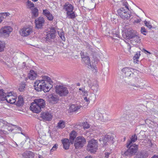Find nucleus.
<instances>
[{
  "mask_svg": "<svg viewBox=\"0 0 158 158\" xmlns=\"http://www.w3.org/2000/svg\"><path fill=\"white\" fill-rule=\"evenodd\" d=\"M42 77L41 80L36 81L34 86L35 89L38 91L43 90L44 92H48L50 90L52 85L50 83L48 84V82L50 83L51 80L48 76H42Z\"/></svg>",
  "mask_w": 158,
  "mask_h": 158,
  "instance_id": "f257e3e1",
  "label": "nucleus"
},
{
  "mask_svg": "<svg viewBox=\"0 0 158 158\" xmlns=\"http://www.w3.org/2000/svg\"><path fill=\"white\" fill-rule=\"evenodd\" d=\"M45 102L43 99H35L31 104V110L33 112L37 113L40 112L41 109L45 107Z\"/></svg>",
  "mask_w": 158,
  "mask_h": 158,
  "instance_id": "f03ea898",
  "label": "nucleus"
},
{
  "mask_svg": "<svg viewBox=\"0 0 158 158\" xmlns=\"http://www.w3.org/2000/svg\"><path fill=\"white\" fill-rule=\"evenodd\" d=\"M86 139L83 136H78L73 141L74 146L76 149L83 148L86 143Z\"/></svg>",
  "mask_w": 158,
  "mask_h": 158,
  "instance_id": "7ed1b4c3",
  "label": "nucleus"
},
{
  "mask_svg": "<svg viewBox=\"0 0 158 158\" xmlns=\"http://www.w3.org/2000/svg\"><path fill=\"white\" fill-rule=\"evenodd\" d=\"M88 86L93 90L95 98L94 100L95 101L97 98L96 93L99 91V85L97 81L95 80L88 81Z\"/></svg>",
  "mask_w": 158,
  "mask_h": 158,
  "instance_id": "20e7f679",
  "label": "nucleus"
},
{
  "mask_svg": "<svg viewBox=\"0 0 158 158\" xmlns=\"http://www.w3.org/2000/svg\"><path fill=\"white\" fill-rule=\"evenodd\" d=\"M129 10V9L122 7L117 10L118 14L122 19H128L131 16V13L128 11Z\"/></svg>",
  "mask_w": 158,
  "mask_h": 158,
  "instance_id": "39448f33",
  "label": "nucleus"
},
{
  "mask_svg": "<svg viewBox=\"0 0 158 158\" xmlns=\"http://www.w3.org/2000/svg\"><path fill=\"white\" fill-rule=\"evenodd\" d=\"M98 141L95 139H92L88 142L87 146V150L91 153H94L98 149Z\"/></svg>",
  "mask_w": 158,
  "mask_h": 158,
  "instance_id": "423d86ee",
  "label": "nucleus"
},
{
  "mask_svg": "<svg viewBox=\"0 0 158 158\" xmlns=\"http://www.w3.org/2000/svg\"><path fill=\"white\" fill-rule=\"evenodd\" d=\"M55 89L56 93L61 97L65 96L69 93L67 88L63 85H56Z\"/></svg>",
  "mask_w": 158,
  "mask_h": 158,
  "instance_id": "0eeeda50",
  "label": "nucleus"
},
{
  "mask_svg": "<svg viewBox=\"0 0 158 158\" xmlns=\"http://www.w3.org/2000/svg\"><path fill=\"white\" fill-rule=\"evenodd\" d=\"M138 149V145L135 144L130 145L128 149L124 153L127 156H132L135 154Z\"/></svg>",
  "mask_w": 158,
  "mask_h": 158,
  "instance_id": "6e6552de",
  "label": "nucleus"
},
{
  "mask_svg": "<svg viewBox=\"0 0 158 158\" xmlns=\"http://www.w3.org/2000/svg\"><path fill=\"white\" fill-rule=\"evenodd\" d=\"M113 138L110 135H106L103 136L102 138L99 139L100 141H102L103 146L108 145L110 143H113L114 141L113 140Z\"/></svg>",
  "mask_w": 158,
  "mask_h": 158,
  "instance_id": "1a4fd4ad",
  "label": "nucleus"
},
{
  "mask_svg": "<svg viewBox=\"0 0 158 158\" xmlns=\"http://www.w3.org/2000/svg\"><path fill=\"white\" fill-rule=\"evenodd\" d=\"M12 29L10 26H4L0 30V35L2 36L7 37L12 31Z\"/></svg>",
  "mask_w": 158,
  "mask_h": 158,
  "instance_id": "9d476101",
  "label": "nucleus"
},
{
  "mask_svg": "<svg viewBox=\"0 0 158 158\" xmlns=\"http://www.w3.org/2000/svg\"><path fill=\"white\" fill-rule=\"evenodd\" d=\"M44 22L45 20L44 18L41 17H39L35 20V27L38 29L42 28Z\"/></svg>",
  "mask_w": 158,
  "mask_h": 158,
  "instance_id": "9b49d317",
  "label": "nucleus"
},
{
  "mask_svg": "<svg viewBox=\"0 0 158 158\" xmlns=\"http://www.w3.org/2000/svg\"><path fill=\"white\" fill-rule=\"evenodd\" d=\"M31 28L30 27H26L22 29L20 31V34L23 36H27L32 32Z\"/></svg>",
  "mask_w": 158,
  "mask_h": 158,
  "instance_id": "f8f14e48",
  "label": "nucleus"
},
{
  "mask_svg": "<svg viewBox=\"0 0 158 158\" xmlns=\"http://www.w3.org/2000/svg\"><path fill=\"white\" fill-rule=\"evenodd\" d=\"M55 33V30L54 29H51L46 35V42L47 43L50 42L52 41V40L54 39L56 36Z\"/></svg>",
  "mask_w": 158,
  "mask_h": 158,
  "instance_id": "ddd939ff",
  "label": "nucleus"
},
{
  "mask_svg": "<svg viewBox=\"0 0 158 158\" xmlns=\"http://www.w3.org/2000/svg\"><path fill=\"white\" fill-rule=\"evenodd\" d=\"M137 33L135 31L129 29L126 31L125 34L127 39L131 40Z\"/></svg>",
  "mask_w": 158,
  "mask_h": 158,
  "instance_id": "4468645a",
  "label": "nucleus"
},
{
  "mask_svg": "<svg viewBox=\"0 0 158 158\" xmlns=\"http://www.w3.org/2000/svg\"><path fill=\"white\" fill-rule=\"evenodd\" d=\"M40 117L44 121H49L52 119V116L50 113L48 112H44L41 113Z\"/></svg>",
  "mask_w": 158,
  "mask_h": 158,
  "instance_id": "2eb2a0df",
  "label": "nucleus"
},
{
  "mask_svg": "<svg viewBox=\"0 0 158 158\" xmlns=\"http://www.w3.org/2000/svg\"><path fill=\"white\" fill-rule=\"evenodd\" d=\"M134 69L129 68H125L123 69L122 72L124 73L126 76L129 77L133 75V72Z\"/></svg>",
  "mask_w": 158,
  "mask_h": 158,
  "instance_id": "dca6fc26",
  "label": "nucleus"
},
{
  "mask_svg": "<svg viewBox=\"0 0 158 158\" xmlns=\"http://www.w3.org/2000/svg\"><path fill=\"white\" fill-rule=\"evenodd\" d=\"M148 156V153L146 152L140 151L137 152L135 154V158H146Z\"/></svg>",
  "mask_w": 158,
  "mask_h": 158,
  "instance_id": "f3484780",
  "label": "nucleus"
},
{
  "mask_svg": "<svg viewBox=\"0 0 158 158\" xmlns=\"http://www.w3.org/2000/svg\"><path fill=\"white\" fill-rule=\"evenodd\" d=\"M9 95H7L6 96L5 100L7 102L11 104L14 103L16 102V98L14 96L10 95V93L9 94Z\"/></svg>",
  "mask_w": 158,
  "mask_h": 158,
  "instance_id": "a211bd4d",
  "label": "nucleus"
},
{
  "mask_svg": "<svg viewBox=\"0 0 158 158\" xmlns=\"http://www.w3.org/2000/svg\"><path fill=\"white\" fill-rule=\"evenodd\" d=\"M73 8V7L72 5L69 3H66L64 6V9L67 11V13L72 12Z\"/></svg>",
  "mask_w": 158,
  "mask_h": 158,
  "instance_id": "6ab92c4d",
  "label": "nucleus"
},
{
  "mask_svg": "<svg viewBox=\"0 0 158 158\" xmlns=\"http://www.w3.org/2000/svg\"><path fill=\"white\" fill-rule=\"evenodd\" d=\"M61 141L63 144V148L65 150L69 149L70 146L69 139L65 138L62 139Z\"/></svg>",
  "mask_w": 158,
  "mask_h": 158,
  "instance_id": "aec40b11",
  "label": "nucleus"
},
{
  "mask_svg": "<svg viewBox=\"0 0 158 158\" xmlns=\"http://www.w3.org/2000/svg\"><path fill=\"white\" fill-rule=\"evenodd\" d=\"M43 14L49 20L52 21L53 20V16L48 10H43Z\"/></svg>",
  "mask_w": 158,
  "mask_h": 158,
  "instance_id": "412c9836",
  "label": "nucleus"
},
{
  "mask_svg": "<svg viewBox=\"0 0 158 158\" xmlns=\"http://www.w3.org/2000/svg\"><path fill=\"white\" fill-rule=\"evenodd\" d=\"M48 99L51 102H55L59 100V98L58 96L53 94H51L48 96Z\"/></svg>",
  "mask_w": 158,
  "mask_h": 158,
  "instance_id": "4be33fe9",
  "label": "nucleus"
},
{
  "mask_svg": "<svg viewBox=\"0 0 158 158\" xmlns=\"http://www.w3.org/2000/svg\"><path fill=\"white\" fill-rule=\"evenodd\" d=\"M34 156V153L31 151H27L23 154V158H33Z\"/></svg>",
  "mask_w": 158,
  "mask_h": 158,
  "instance_id": "5701e85b",
  "label": "nucleus"
},
{
  "mask_svg": "<svg viewBox=\"0 0 158 158\" xmlns=\"http://www.w3.org/2000/svg\"><path fill=\"white\" fill-rule=\"evenodd\" d=\"M81 106L73 104L69 107V110L71 112H75L80 109Z\"/></svg>",
  "mask_w": 158,
  "mask_h": 158,
  "instance_id": "b1692460",
  "label": "nucleus"
},
{
  "mask_svg": "<svg viewBox=\"0 0 158 158\" xmlns=\"http://www.w3.org/2000/svg\"><path fill=\"white\" fill-rule=\"evenodd\" d=\"M69 135L70 143L73 144V141L77 136V133L75 131H73L70 133Z\"/></svg>",
  "mask_w": 158,
  "mask_h": 158,
  "instance_id": "393cba45",
  "label": "nucleus"
},
{
  "mask_svg": "<svg viewBox=\"0 0 158 158\" xmlns=\"http://www.w3.org/2000/svg\"><path fill=\"white\" fill-rule=\"evenodd\" d=\"M137 139V136L136 135H134L132 136L131 140H129L127 142V147L128 148L129 146L131 145L132 142H135Z\"/></svg>",
  "mask_w": 158,
  "mask_h": 158,
  "instance_id": "a878e982",
  "label": "nucleus"
},
{
  "mask_svg": "<svg viewBox=\"0 0 158 158\" xmlns=\"http://www.w3.org/2000/svg\"><path fill=\"white\" fill-rule=\"evenodd\" d=\"M140 37L137 33L132 39H131V43L133 44H135L137 43H139L140 42Z\"/></svg>",
  "mask_w": 158,
  "mask_h": 158,
  "instance_id": "bb28decb",
  "label": "nucleus"
},
{
  "mask_svg": "<svg viewBox=\"0 0 158 158\" xmlns=\"http://www.w3.org/2000/svg\"><path fill=\"white\" fill-rule=\"evenodd\" d=\"M37 76V74L34 71L32 70L30 71L28 76V77L30 79L34 80L36 78Z\"/></svg>",
  "mask_w": 158,
  "mask_h": 158,
  "instance_id": "cd10ccee",
  "label": "nucleus"
},
{
  "mask_svg": "<svg viewBox=\"0 0 158 158\" xmlns=\"http://www.w3.org/2000/svg\"><path fill=\"white\" fill-rule=\"evenodd\" d=\"M18 99L16 104L18 106H21L23 104V98L22 96H19L18 97Z\"/></svg>",
  "mask_w": 158,
  "mask_h": 158,
  "instance_id": "c85d7f7f",
  "label": "nucleus"
},
{
  "mask_svg": "<svg viewBox=\"0 0 158 158\" xmlns=\"http://www.w3.org/2000/svg\"><path fill=\"white\" fill-rule=\"evenodd\" d=\"M82 60L86 64L88 65V66H90L91 67H92L89 58L88 56H86L84 59H83Z\"/></svg>",
  "mask_w": 158,
  "mask_h": 158,
  "instance_id": "c756f323",
  "label": "nucleus"
},
{
  "mask_svg": "<svg viewBox=\"0 0 158 158\" xmlns=\"http://www.w3.org/2000/svg\"><path fill=\"white\" fill-rule=\"evenodd\" d=\"M99 119L102 122H105L108 120L107 115L105 114H100L99 118Z\"/></svg>",
  "mask_w": 158,
  "mask_h": 158,
  "instance_id": "7c9ffc66",
  "label": "nucleus"
},
{
  "mask_svg": "<svg viewBox=\"0 0 158 158\" xmlns=\"http://www.w3.org/2000/svg\"><path fill=\"white\" fill-rule=\"evenodd\" d=\"M140 53L139 52H137L133 57L134 62L135 63H138L139 62L138 59L140 55Z\"/></svg>",
  "mask_w": 158,
  "mask_h": 158,
  "instance_id": "2f4dec72",
  "label": "nucleus"
},
{
  "mask_svg": "<svg viewBox=\"0 0 158 158\" xmlns=\"http://www.w3.org/2000/svg\"><path fill=\"white\" fill-rule=\"evenodd\" d=\"M32 16L33 17H36L38 16V10L36 8H35L34 9H32Z\"/></svg>",
  "mask_w": 158,
  "mask_h": 158,
  "instance_id": "473e14b6",
  "label": "nucleus"
},
{
  "mask_svg": "<svg viewBox=\"0 0 158 158\" xmlns=\"http://www.w3.org/2000/svg\"><path fill=\"white\" fill-rule=\"evenodd\" d=\"M65 123L62 120H60L58 123L57 127L59 128H63L65 127Z\"/></svg>",
  "mask_w": 158,
  "mask_h": 158,
  "instance_id": "72a5a7b5",
  "label": "nucleus"
},
{
  "mask_svg": "<svg viewBox=\"0 0 158 158\" xmlns=\"http://www.w3.org/2000/svg\"><path fill=\"white\" fill-rule=\"evenodd\" d=\"M58 33L59 35L61 40H62L64 41L65 40V38L64 37V32L62 31H58Z\"/></svg>",
  "mask_w": 158,
  "mask_h": 158,
  "instance_id": "f704fd0d",
  "label": "nucleus"
},
{
  "mask_svg": "<svg viewBox=\"0 0 158 158\" xmlns=\"http://www.w3.org/2000/svg\"><path fill=\"white\" fill-rule=\"evenodd\" d=\"M13 127H11V128H10V127H9L8 128V130L9 131H12L14 130L15 129V130H18L19 131H21V128L19 127H17L16 125H12Z\"/></svg>",
  "mask_w": 158,
  "mask_h": 158,
  "instance_id": "c9c22d12",
  "label": "nucleus"
},
{
  "mask_svg": "<svg viewBox=\"0 0 158 158\" xmlns=\"http://www.w3.org/2000/svg\"><path fill=\"white\" fill-rule=\"evenodd\" d=\"M10 14L9 13L6 12L2 13V14L0 15L1 17H2V20H3L4 19H6L7 18H8V17H10Z\"/></svg>",
  "mask_w": 158,
  "mask_h": 158,
  "instance_id": "e433bc0d",
  "label": "nucleus"
},
{
  "mask_svg": "<svg viewBox=\"0 0 158 158\" xmlns=\"http://www.w3.org/2000/svg\"><path fill=\"white\" fill-rule=\"evenodd\" d=\"M5 45V43L4 41H0V52H2L4 50Z\"/></svg>",
  "mask_w": 158,
  "mask_h": 158,
  "instance_id": "4c0bfd02",
  "label": "nucleus"
},
{
  "mask_svg": "<svg viewBox=\"0 0 158 158\" xmlns=\"http://www.w3.org/2000/svg\"><path fill=\"white\" fill-rule=\"evenodd\" d=\"M67 17L69 19H73L75 17V15L73 12H69L67 13Z\"/></svg>",
  "mask_w": 158,
  "mask_h": 158,
  "instance_id": "58836bf2",
  "label": "nucleus"
},
{
  "mask_svg": "<svg viewBox=\"0 0 158 158\" xmlns=\"http://www.w3.org/2000/svg\"><path fill=\"white\" fill-rule=\"evenodd\" d=\"M27 6L29 8H30V9H31V10L32 9V8H33L34 6V5L33 3H32L31 1H30L29 0H28L27 1Z\"/></svg>",
  "mask_w": 158,
  "mask_h": 158,
  "instance_id": "ea45409f",
  "label": "nucleus"
},
{
  "mask_svg": "<svg viewBox=\"0 0 158 158\" xmlns=\"http://www.w3.org/2000/svg\"><path fill=\"white\" fill-rule=\"evenodd\" d=\"M144 23L145 24V25L149 29H151L152 27V26L149 21H144Z\"/></svg>",
  "mask_w": 158,
  "mask_h": 158,
  "instance_id": "a19ab883",
  "label": "nucleus"
},
{
  "mask_svg": "<svg viewBox=\"0 0 158 158\" xmlns=\"http://www.w3.org/2000/svg\"><path fill=\"white\" fill-rule=\"evenodd\" d=\"M6 94L4 93L3 92V94L0 95V98H2L1 99H0V101L5 100V98L6 96Z\"/></svg>",
  "mask_w": 158,
  "mask_h": 158,
  "instance_id": "79ce46f5",
  "label": "nucleus"
},
{
  "mask_svg": "<svg viewBox=\"0 0 158 158\" xmlns=\"http://www.w3.org/2000/svg\"><path fill=\"white\" fill-rule=\"evenodd\" d=\"M141 33L144 35H146L147 31L144 27H142L141 30Z\"/></svg>",
  "mask_w": 158,
  "mask_h": 158,
  "instance_id": "37998d69",
  "label": "nucleus"
},
{
  "mask_svg": "<svg viewBox=\"0 0 158 158\" xmlns=\"http://www.w3.org/2000/svg\"><path fill=\"white\" fill-rule=\"evenodd\" d=\"M113 37L115 39H117L119 38V34L118 32H115V33L113 32Z\"/></svg>",
  "mask_w": 158,
  "mask_h": 158,
  "instance_id": "c03bdc74",
  "label": "nucleus"
},
{
  "mask_svg": "<svg viewBox=\"0 0 158 158\" xmlns=\"http://www.w3.org/2000/svg\"><path fill=\"white\" fill-rule=\"evenodd\" d=\"M122 2L123 6H125V7L124 8L127 9H129L128 7V4L127 2L124 1H123Z\"/></svg>",
  "mask_w": 158,
  "mask_h": 158,
  "instance_id": "a18cd8bd",
  "label": "nucleus"
},
{
  "mask_svg": "<svg viewBox=\"0 0 158 158\" xmlns=\"http://www.w3.org/2000/svg\"><path fill=\"white\" fill-rule=\"evenodd\" d=\"M83 126L84 129H88L90 127L89 124L87 122H84L83 123Z\"/></svg>",
  "mask_w": 158,
  "mask_h": 158,
  "instance_id": "49530a36",
  "label": "nucleus"
},
{
  "mask_svg": "<svg viewBox=\"0 0 158 158\" xmlns=\"http://www.w3.org/2000/svg\"><path fill=\"white\" fill-rule=\"evenodd\" d=\"M25 85L24 84H23L19 88V90L21 91H23V90H24V89L25 88Z\"/></svg>",
  "mask_w": 158,
  "mask_h": 158,
  "instance_id": "de8ad7c7",
  "label": "nucleus"
},
{
  "mask_svg": "<svg viewBox=\"0 0 158 158\" xmlns=\"http://www.w3.org/2000/svg\"><path fill=\"white\" fill-rule=\"evenodd\" d=\"M57 146L58 145L57 144H55L54 145L52 148L50 150L51 152H52L53 151L56 150L57 148Z\"/></svg>",
  "mask_w": 158,
  "mask_h": 158,
  "instance_id": "09e8293b",
  "label": "nucleus"
},
{
  "mask_svg": "<svg viewBox=\"0 0 158 158\" xmlns=\"http://www.w3.org/2000/svg\"><path fill=\"white\" fill-rule=\"evenodd\" d=\"M111 21L114 23L115 24L117 21V19L114 18H111Z\"/></svg>",
  "mask_w": 158,
  "mask_h": 158,
  "instance_id": "8fccbe9b",
  "label": "nucleus"
},
{
  "mask_svg": "<svg viewBox=\"0 0 158 158\" xmlns=\"http://www.w3.org/2000/svg\"><path fill=\"white\" fill-rule=\"evenodd\" d=\"M80 54L82 60L86 56L84 55V53L83 52H81L80 53Z\"/></svg>",
  "mask_w": 158,
  "mask_h": 158,
  "instance_id": "3c124183",
  "label": "nucleus"
},
{
  "mask_svg": "<svg viewBox=\"0 0 158 158\" xmlns=\"http://www.w3.org/2000/svg\"><path fill=\"white\" fill-rule=\"evenodd\" d=\"M110 154V153H109L108 152H106L105 153V158H109L108 157Z\"/></svg>",
  "mask_w": 158,
  "mask_h": 158,
  "instance_id": "603ef678",
  "label": "nucleus"
},
{
  "mask_svg": "<svg viewBox=\"0 0 158 158\" xmlns=\"http://www.w3.org/2000/svg\"><path fill=\"white\" fill-rule=\"evenodd\" d=\"M89 99L87 97H85L84 98V100L88 103L89 102Z\"/></svg>",
  "mask_w": 158,
  "mask_h": 158,
  "instance_id": "864d4df0",
  "label": "nucleus"
},
{
  "mask_svg": "<svg viewBox=\"0 0 158 158\" xmlns=\"http://www.w3.org/2000/svg\"><path fill=\"white\" fill-rule=\"evenodd\" d=\"M148 143L149 144V146H150V147H151L152 146V142H151V140L149 139L148 140Z\"/></svg>",
  "mask_w": 158,
  "mask_h": 158,
  "instance_id": "5fc2aeb1",
  "label": "nucleus"
},
{
  "mask_svg": "<svg viewBox=\"0 0 158 158\" xmlns=\"http://www.w3.org/2000/svg\"><path fill=\"white\" fill-rule=\"evenodd\" d=\"M141 21L140 19H137L136 20H135V21L134 22V23H140V22Z\"/></svg>",
  "mask_w": 158,
  "mask_h": 158,
  "instance_id": "6e6d98bb",
  "label": "nucleus"
},
{
  "mask_svg": "<svg viewBox=\"0 0 158 158\" xmlns=\"http://www.w3.org/2000/svg\"><path fill=\"white\" fill-rule=\"evenodd\" d=\"M131 85L133 86L136 87H139V85L137 84H131Z\"/></svg>",
  "mask_w": 158,
  "mask_h": 158,
  "instance_id": "4d7b16f0",
  "label": "nucleus"
},
{
  "mask_svg": "<svg viewBox=\"0 0 158 158\" xmlns=\"http://www.w3.org/2000/svg\"><path fill=\"white\" fill-rule=\"evenodd\" d=\"M82 93H83L84 95L86 96L88 92L87 91L85 90H84V91Z\"/></svg>",
  "mask_w": 158,
  "mask_h": 158,
  "instance_id": "13d9d810",
  "label": "nucleus"
},
{
  "mask_svg": "<svg viewBox=\"0 0 158 158\" xmlns=\"http://www.w3.org/2000/svg\"><path fill=\"white\" fill-rule=\"evenodd\" d=\"M85 158H95L93 157V156L89 155L86 156Z\"/></svg>",
  "mask_w": 158,
  "mask_h": 158,
  "instance_id": "bf43d9fd",
  "label": "nucleus"
},
{
  "mask_svg": "<svg viewBox=\"0 0 158 158\" xmlns=\"http://www.w3.org/2000/svg\"><path fill=\"white\" fill-rule=\"evenodd\" d=\"M85 89L84 87H82L81 88H80L79 89V90L80 91H81L82 92L84 91V90H85Z\"/></svg>",
  "mask_w": 158,
  "mask_h": 158,
  "instance_id": "052dcab7",
  "label": "nucleus"
},
{
  "mask_svg": "<svg viewBox=\"0 0 158 158\" xmlns=\"http://www.w3.org/2000/svg\"><path fill=\"white\" fill-rule=\"evenodd\" d=\"M151 158H158V156H156L154 155Z\"/></svg>",
  "mask_w": 158,
  "mask_h": 158,
  "instance_id": "680f3d73",
  "label": "nucleus"
},
{
  "mask_svg": "<svg viewBox=\"0 0 158 158\" xmlns=\"http://www.w3.org/2000/svg\"><path fill=\"white\" fill-rule=\"evenodd\" d=\"M80 85V83H77V86H79Z\"/></svg>",
  "mask_w": 158,
  "mask_h": 158,
  "instance_id": "e2e57ef3",
  "label": "nucleus"
},
{
  "mask_svg": "<svg viewBox=\"0 0 158 158\" xmlns=\"http://www.w3.org/2000/svg\"><path fill=\"white\" fill-rule=\"evenodd\" d=\"M3 133V131L2 130L0 129V134H2Z\"/></svg>",
  "mask_w": 158,
  "mask_h": 158,
  "instance_id": "0e129e2a",
  "label": "nucleus"
},
{
  "mask_svg": "<svg viewBox=\"0 0 158 158\" xmlns=\"http://www.w3.org/2000/svg\"><path fill=\"white\" fill-rule=\"evenodd\" d=\"M146 52H147L148 53H149V54H151V53H150V52H148V51H146Z\"/></svg>",
  "mask_w": 158,
  "mask_h": 158,
  "instance_id": "69168bd1",
  "label": "nucleus"
},
{
  "mask_svg": "<svg viewBox=\"0 0 158 158\" xmlns=\"http://www.w3.org/2000/svg\"><path fill=\"white\" fill-rule=\"evenodd\" d=\"M31 0L33 2H36L38 1V0Z\"/></svg>",
  "mask_w": 158,
  "mask_h": 158,
  "instance_id": "338daca9",
  "label": "nucleus"
},
{
  "mask_svg": "<svg viewBox=\"0 0 158 158\" xmlns=\"http://www.w3.org/2000/svg\"><path fill=\"white\" fill-rule=\"evenodd\" d=\"M145 52H146V51H147V50H145V49H144V48H143V49Z\"/></svg>",
  "mask_w": 158,
  "mask_h": 158,
  "instance_id": "774afa93",
  "label": "nucleus"
}]
</instances>
